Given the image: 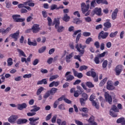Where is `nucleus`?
Instances as JSON below:
<instances>
[{
  "instance_id": "obj_16",
  "label": "nucleus",
  "mask_w": 125,
  "mask_h": 125,
  "mask_svg": "<svg viewBox=\"0 0 125 125\" xmlns=\"http://www.w3.org/2000/svg\"><path fill=\"white\" fill-rule=\"evenodd\" d=\"M64 99H65V96H62L61 97L59 98L57 101H56L54 104V108L56 109V108H57V106L59 105V101H62V100L64 101Z\"/></svg>"
},
{
  "instance_id": "obj_47",
  "label": "nucleus",
  "mask_w": 125,
  "mask_h": 125,
  "mask_svg": "<svg viewBox=\"0 0 125 125\" xmlns=\"http://www.w3.org/2000/svg\"><path fill=\"white\" fill-rule=\"evenodd\" d=\"M87 66L86 65H82L80 66L79 70L80 71H83V70H86Z\"/></svg>"
},
{
  "instance_id": "obj_19",
  "label": "nucleus",
  "mask_w": 125,
  "mask_h": 125,
  "mask_svg": "<svg viewBox=\"0 0 125 125\" xmlns=\"http://www.w3.org/2000/svg\"><path fill=\"white\" fill-rule=\"evenodd\" d=\"M102 12V10L101 9V8H95L93 10V13L94 14H96L97 15H98V16H100L101 15V13Z\"/></svg>"
},
{
  "instance_id": "obj_27",
  "label": "nucleus",
  "mask_w": 125,
  "mask_h": 125,
  "mask_svg": "<svg viewBox=\"0 0 125 125\" xmlns=\"http://www.w3.org/2000/svg\"><path fill=\"white\" fill-rule=\"evenodd\" d=\"M87 100H84L83 98H81L80 99V102L81 106H83V107H84L85 105V102H86Z\"/></svg>"
},
{
  "instance_id": "obj_20",
  "label": "nucleus",
  "mask_w": 125,
  "mask_h": 125,
  "mask_svg": "<svg viewBox=\"0 0 125 125\" xmlns=\"http://www.w3.org/2000/svg\"><path fill=\"white\" fill-rule=\"evenodd\" d=\"M27 108V104L24 103L21 104H18V110H20L22 111L23 109H26Z\"/></svg>"
},
{
  "instance_id": "obj_52",
  "label": "nucleus",
  "mask_w": 125,
  "mask_h": 125,
  "mask_svg": "<svg viewBox=\"0 0 125 125\" xmlns=\"http://www.w3.org/2000/svg\"><path fill=\"white\" fill-rule=\"evenodd\" d=\"M55 51V48H53L49 50L48 54L49 55H51L52 54H53Z\"/></svg>"
},
{
  "instance_id": "obj_50",
  "label": "nucleus",
  "mask_w": 125,
  "mask_h": 125,
  "mask_svg": "<svg viewBox=\"0 0 125 125\" xmlns=\"http://www.w3.org/2000/svg\"><path fill=\"white\" fill-rule=\"evenodd\" d=\"M56 118H57V115H55L52 118L51 122L53 124H55V123H56Z\"/></svg>"
},
{
  "instance_id": "obj_34",
  "label": "nucleus",
  "mask_w": 125,
  "mask_h": 125,
  "mask_svg": "<svg viewBox=\"0 0 125 125\" xmlns=\"http://www.w3.org/2000/svg\"><path fill=\"white\" fill-rule=\"evenodd\" d=\"M46 49V46H44L41 47L39 49V53H43V52H44Z\"/></svg>"
},
{
  "instance_id": "obj_38",
  "label": "nucleus",
  "mask_w": 125,
  "mask_h": 125,
  "mask_svg": "<svg viewBox=\"0 0 125 125\" xmlns=\"http://www.w3.org/2000/svg\"><path fill=\"white\" fill-rule=\"evenodd\" d=\"M117 35H118V31H115V32H111L109 35V37L110 38H115V37H116Z\"/></svg>"
},
{
  "instance_id": "obj_17",
  "label": "nucleus",
  "mask_w": 125,
  "mask_h": 125,
  "mask_svg": "<svg viewBox=\"0 0 125 125\" xmlns=\"http://www.w3.org/2000/svg\"><path fill=\"white\" fill-rule=\"evenodd\" d=\"M119 12V9L116 8L111 14V18L112 20H116L117 19V15Z\"/></svg>"
},
{
  "instance_id": "obj_49",
  "label": "nucleus",
  "mask_w": 125,
  "mask_h": 125,
  "mask_svg": "<svg viewBox=\"0 0 125 125\" xmlns=\"http://www.w3.org/2000/svg\"><path fill=\"white\" fill-rule=\"evenodd\" d=\"M90 35H91L90 32H84L83 33V37H89Z\"/></svg>"
},
{
  "instance_id": "obj_28",
  "label": "nucleus",
  "mask_w": 125,
  "mask_h": 125,
  "mask_svg": "<svg viewBox=\"0 0 125 125\" xmlns=\"http://www.w3.org/2000/svg\"><path fill=\"white\" fill-rule=\"evenodd\" d=\"M57 90H58V88H52L50 91H49L50 94L51 95H54L56 92H57Z\"/></svg>"
},
{
  "instance_id": "obj_32",
  "label": "nucleus",
  "mask_w": 125,
  "mask_h": 125,
  "mask_svg": "<svg viewBox=\"0 0 125 125\" xmlns=\"http://www.w3.org/2000/svg\"><path fill=\"white\" fill-rule=\"evenodd\" d=\"M58 78H59V76H58V75H53L49 78V81L52 82V81L56 80V79H58Z\"/></svg>"
},
{
  "instance_id": "obj_35",
  "label": "nucleus",
  "mask_w": 125,
  "mask_h": 125,
  "mask_svg": "<svg viewBox=\"0 0 125 125\" xmlns=\"http://www.w3.org/2000/svg\"><path fill=\"white\" fill-rule=\"evenodd\" d=\"M17 50L18 52H19L20 54L21 55V56H23V57H27L25 54V53H24V51H23L22 50L20 49H17Z\"/></svg>"
},
{
  "instance_id": "obj_3",
  "label": "nucleus",
  "mask_w": 125,
  "mask_h": 125,
  "mask_svg": "<svg viewBox=\"0 0 125 125\" xmlns=\"http://www.w3.org/2000/svg\"><path fill=\"white\" fill-rule=\"evenodd\" d=\"M32 108H33L30 110L31 112H28L27 113V115L28 117H33V116H35L37 113L36 112H38L39 110L41 109V107L35 105L32 106Z\"/></svg>"
},
{
  "instance_id": "obj_5",
  "label": "nucleus",
  "mask_w": 125,
  "mask_h": 125,
  "mask_svg": "<svg viewBox=\"0 0 125 125\" xmlns=\"http://www.w3.org/2000/svg\"><path fill=\"white\" fill-rule=\"evenodd\" d=\"M70 74H71V72L70 71H68L65 73V77L66 79V82H71V81H73V80L75 79L74 76L70 75Z\"/></svg>"
},
{
  "instance_id": "obj_44",
  "label": "nucleus",
  "mask_w": 125,
  "mask_h": 125,
  "mask_svg": "<svg viewBox=\"0 0 125 125\" xmlns=\"http://www.w3.org/2000/svg\"><path fill=\"white\" fill-rule=\"evenodd\" d=\"M110 115L112 117H113L114 118H117L118 117V114L113 112V111H110Z\"/></svg>"
},
{
  "instance_id": "obj_42",
  "label": "nucleus",
  "mask_w": 125,
  "mask_h": 125,
  "mask_svg": "<svg viewBox=\"0 0 125 125\" xmlns=\"http://www.w3.org/2000/svg\"><path fill=\"white\" fill-rule=\"evenodd\" d=\"M91 76H92V78H95L96 76V73L94 72V69H91Z\"/></svg>"
},
{
  "instance_id": "obj_55",
  "label": "nucleus",
  "mask_w": 125,
  "mask_h": 125,
  "mask_svg": "<svg viewBox=\"0 0 125 125\" xmlns=\"http://www.w3.org/2000/svg\"><path fill=\"white\" fill-rule=\"evenodd\" d=\"M80 111H82V112H83L84 113H87V112H88V109L86 107H83L81 108Z\"/></svg>"
},
{
  "instance_id": "obj_29",
  "label": "nucleus",
  "mask_w": 125,
  "mask_h": 125,
  "mask_svg": "<svg viewBox=\"0 0 125 125\" xmlns=\"http://www.w3.org/2000/svg\"><path fill=\"white\" fill-rule=\"evenodd\" d=\"M104 26L107 29H110V28L112 27V24H111V22L107 21L104 24Z\"/></svg>"
},
{
  "instance_id": "obj_46",
  "label": "nucleus",
  "mask_w": 125,
  "mask_h": 125,
  "mask_svg": "<svg viewBox=\"0 0 125 125\" xmlns=\"http://www.w3.org/2000/svg\"><path fill=\"white\" fill-rule=\"evenodd\" d=\"M50 92L49 91H47L44 95L43 98L45 99H46L48 97H49L50 96Z\"/></svg>"
},
{
  "instance_id": "obj_57",
  "label": "nucleus",
  "mask_w": 125,
  "mask_h": 125,
  "mask_svg": "<svg viewBox=\"0 0 125 125\" xmlns=\"http://www.w3.org/2000/svg\"><path fill=\"white\" fill-rule=\"evenodd\" d=\"M108 65V61L105 60L103 63V68H106Z\"/></svg>"
},
{
  "instance_id": "obj_63",
  "label": "nucleus",
  "mask_w": 125,
  "mask_h": 125,
  "mask_svg": "<svg viewBox=\"0 0 125 125\" xmlns=\"http://www.w3.org/2000/svg\"><path fill=\"white\" fill-rule=\"evenodd\" d=\"M94 45L96 47V48H99V47H100V44L97 41L94 43Z\"/></svg>"
},
{
  "instance_id": "obj_25",
  "label": "nucleus",
  "mask_w": 125,
  "mask_h": 125,
  "mask_svg": "<svg viewBox=\"0 0 125 125\" xmlns=\"http://www.w3.org/2000/svg\"><path fill=\"white\" fill-rule=\"evenodd\" d=\"M10 31H11V28L10 27H8L6 29L2 28V35H7Z\"/></svg>"
},
{
  "instance_id": "obj_13",
  "label": "nucleus",
  "mask_w": 125,
  "mask_h": 125,
  "mask_svg": "<svg viewBox=\"0 0 125 125\" xmlns=\"http://www.w3.org/2000/svg\"><path fill=\"white\" fill-rule=\"evenodd\" d=\"M32 30L33 33L37 34L40 30V25L37 24H34L32 27Z\"/></svg>"
},
{
  "instance_id": "obj_11",
  "label": "nucleus",
  "mask_w": 125,
  "mask_h": 125,
  "mask_svg": "<svg viewBox=\"0 0 125 125\" xmlns=\"http://www.w3.org/2000/svg\"><path fill=\"white\" fill-rule=\"evenodd\" d=\"M115 71L116 76H120V74H121L122 71H123V66L121 65H117L115 69Z\"/></svg>"
},
{
  "instance_id": "obj_15",
  "label": "nucleus",
  "mask_w": 125,
  "mask_h": 125,
  "mask_svg": "<svg viewBox=\"0 0 125 125\" xmlns=\"http://www.w3.org/2000/svg\"><path fill=\"white\" fill-rule=\"evenodd\" d=\"M106 88L108 90H114L115 89V86H114L113 83L111 81L107 82Z\"/></svg>"
},
{
  "instance_id": "obj_33",
  "label": "nucleus",
  "mask_w": 125,
  "mask_h": 125,
  "mask_svg": "<svg viewBox=\"0 0 125 125\" xmlns=\"http://www.w3.org/2000/svg\"><path fill=\"white\" fill-rule=\"evenodd\" d=\"M85 84H86V86H87L89 88H91L92 87H94V85L93 84H92V83H91V82H87L85 83Z\"/></svg>"
},
{
  "instance_id": "obj_31",
  "label": "nucleus",
  "mask_w": 125,
  "mask_h": 125,
  "mask_svg": "<svg viewBox=\"0 0 125 125\" xmlns=\"http://www.w3.org/2000/svg\"><path fill=\"white\" fill-rule=\"evenodd\" d=\"M43 90H44V88L43 87H40V88L37 90L36 92L37 95H40V94H41V93H42Z\"/></svg>"
},
{
  "instance_id": "obj_2",
  "label": "nucleus",
  "mask_w": 125,
  "mask_h": 125,
  "mask_svg": "<svg viewBox=\"0 0 125 125\" xmlns=\"http://www.w3.org/2000/svg\"><path fill=\"white\" fill-rule=\"evenodd\" d=\"M55 25V28L56 29L58 33H62L63 30H65V27L63 26H60V21L59 18L54 19L53 25Z\"/></svg>"
},
{
  "instance_id": "obj_61",
  "label": "nucleus",
  "mask_w": 125,
  "mask_h": 125,
  "mask_svg": "<svg viewBox=\"0 0 125 125\" xmlns=\"http://www.w3.org/2000/svg\"><path fill=\"white\" fill-rule=\"evenodd\" d=\"M39 59H36L33 62V65H34V66H36V65H37L39 63Z\"/></svg>"
},
{
  "instance_id": "obj_10",
  "label": "nucleus",
  "mask_w": 125,
  "mask_h": 125,
  "mask_svg": "<svg viewBox=\"0 0 125 125\" xmlns=\"http://www.w3.org/2000/svg\"><path fill=\"white\" fill-rule=\"evenodd\" d=\"M109 35V33L108 32H104V31H102L100 32L99 35V40H101V39H106L107 37H108Z\"/></svg>"
},
{
  "instance_id": "obj_53",
  "label": "nucleus",
  "mask_w": 125,
  "mask_h": 125,
  "mask_svg": "<svg viewBox=\"0 0 125 125\" xmlns=\"http://www.w3.org/2000/svg\"><path fill=\"white\" fill-rule=\"evenodd\" d=\"M47 19L48 21V26H51V24H52V20H51V18H50L49 17H48Z\"/></svg>"
},
{
  "instance_id": "obj_48",
  "label": "nucleus",
  "mask_w": 125,
  "mask_h": 125,
  "mask_svg": "<svg viewBox=\"0 0 125 125\" xmlns=\"http://www.w3.org/2000/svg\"><path fill=\"white\" fill-rule=\"evenodd\" d=\"M111 109L112 111H114V112H119V109H118V107H117L116 105H113L111 108Z\"/></svg>"
},
{
  "instance_id": "obj_8",
  "label": "nucleus",
  "mask_w": 125,
  "mask_h": 125,
  "mask_svg": "<svg viewBox=\"0 0 125 125\" xmlns=\"http://www.w3.org/2000/svg\"><path fill=\"white\" fill-rule=\"evenodd\" d=\"M12 17L15 22H23V21H25V19L19 18L21 17L20 15H14L12 16Z\"/></svg>"
},
{
  "instance_id": "obj_12",
  "label": "nucleus",
  "mask_w": 125,
  "mask_h": 125,
  "mask_svg": "<svg viewBox=\"0 0 125 125\" xmlns=\"http://www.w3.org/2000/svg\"><path fill=\"white\" fill-rule=\"evenodd\" d=\"M20 32L19 31H17L16 33L10 35L9 37H11L12 39H14V41L16 42L19 39V35Z\"/></svg>"
},
{
  "instance_id": "obj_60",
  "label": "nucleus",
  "mask_w": 125,
  "mask_h": 125,
  "mask_svg": "<svg viewBox=\"0 0 125 125\" xmlns=\"http://www.w3.org/2000/svg\"><path fill=\"white\" fill-rule=\"evenodd\" d=\"M84 20L86 22H91V18H90V17H87L84 18Z\"/></svg>"
},
{
  "instance_id": "obj_54",
  "label": "nucleus",
  "mask_w": 125,
  "mask_h": 125,
  "mask_svg": "<svg viewBox=\"0 0 125 125\" xmlns=\"http://www.w3.org/2000/svg\"><path fill=\"white\" fill-rule=\"evenodd\" d=\"M15 81L16 82H20V81H22V76H18L15 78Z\"/></svg>"
},
{
  "instance_id": "obj_56",
  "label": "nucleus",
  "mask_w": 125,
  "mask_h": 125,
  "mask_svg": "<svg viewBox=\"0 0 125 125\" xmlns=\"http://www.w3.org/2000/svg\"><path fill=\"white\" fill-rule=\"evenodd\" d=\"M58 108L60 110H65V106L63 104L59 105Z\"/></svg>"
},
{
  "instance_id": "obj_1",
  "label": "nucleus",
  "mask_w": 125,
  "mask_h": 125,
  "mask_svg": "<svg viewBox=\"0 0 125 125\" xmlns=\"http://www.w3.org/2000/svg\"><path fill=\"white\" fill-rule=\"evenodd\" d=\"M86 47L85 45H83L82 44H77L75 46V48L80 52V55H75L74 57V59H77L80 62H82V59H81V56H83V55L84 54V48Z\"/></svg>"
},
{
  "instance_id": "obj_7",
  "label": "nucleus",
  "mask_w": 125,
  "mask_h": 125,
  "mask_svg": "<svg viewBox=\"0 0 125 125\" xmlns=\"http://www.w3.org/2000/svg\"><path fill=\"white\" fill-rule=\"evenodd\" d=\"M94 99H95V96L91 95L89 98L90 101L92 102L93 106H95L96 109H99V104H97Z\"/></svg>"
},
{
  "instance_id": "obj_4",
  "label": "nucleus",
  "mask_w": 125,
  "mask_h": 125,
  "mask_svg": "<svg viewBox=\"0 0 125 125\" xmlns=\"http://www.w3.org/2000/svg\"><path fill=\"white\" fill-rule=\"evenodd\" d=\"M90 6V5H89V4H87V5H85V3H84V2L81 4V9L83 14H84L85 12L88 11V9H89Z\"/></svg>"
},
{
  "instance_id": "obj_58",
  "label": "nucleus",
  "mask_w": 125,
  "mask_h": 125,
  "mask_svg": "<svg viewBox=\"0 0 125 125\" xmlns=\"http://www.w3.org/2000/svg\"><path fill=\"white\" fill-rule=\"evenodd\" d=\"M88 123H92V122H94V116H92L90 117V118L88 120Z\"/></svg>"
},
{
  "instance_id": "obj_24",
  "label": "nucleus",
  "mask_w": 125,
  "mask_h": 125,
  "mask_svg": "<svg viewBox=\"0 0 125 125\" xmlns=\"http://www.w3.org/2000/svg\"><path fill=\"white\" fill-rule=\"evenodd\" d=\"M117 124H121L122 125H125V119L124 117H121L117 119L116 121Z\"/></svg>"
},
{
  "instance_id": "obj_64",
  "label": "nucleus",
  "mask_w": 125,
  "mask_h": 125,
  "mask_svg": "<svg viewBox=\"0 0 125 125\" xmlns=\"http://www.w3.org/2000/svg\"><path fill=\"white\" fill-rule=\"evenodd\" d=\"M75 124L77 125H83V122L79 121V120H75Z\"/></svg>"
},
{
  "instance_id": "obj_6",
  "label": "nucleus",
  "mask_w": 125,
  "mask_h": 125,
  "mask_svg": "<svg viewBox=\"0 0 125 125\" xmlns=\"http://www.w3.org/2000/svg\"><path fill=\"white\" fill-rule=\"evenodd\" d=\"M40 120V118L37 117V118H35L34 117H32L29 119V125H37L39 124V121Z\"/></svg>"
},
{
  "instance_id": "obj_22",
  "label": "nucleus",
  "mask_w": 125,
  "mask_h": 125,
  "mask_svg": "<svg viewBox=\"0 0 125 125\" xmlns=\"http://www.w3.org/2000/svg\"><path fill=\"white\" fill-rule=\"evenodd\" d=\"M27 122H28V120L27 119H20L17 121V124L18 125H24V124H26Z\"/></svg>"
},
{
  "instance_id": "obj_26",
  "label": "nucleus",
  "mask_w": 125,
  "mask_h": 125,
  "mask_svg": "<svg viewBox=\"0 0 125 125\" xmlns=\"http://www.w3.org/2000/svg\"><path fill=\"white\" fill-rule=\"evenodd\" d=\"M70 19V16H68V14H65L62 18V20L64 21V22H69Z\"/></svg>"
},
{
  "instance_id": "obj_9",
  "label": "nucleus",
  "mask_w": 125,
  "mask_h": 125,
  "mask_svg": "<svg viewBox=\"0 0 125 125\" xmlns=\"http://www.w3.org/2000/svg\"><path fill=\"white\" fill-rule=\"evenodd\" d=\"M104 97L105 99V101L106 102H108L109 104H112V96L110 95V94L108 93H104Z\"/></svg>"
},
{
  "instance_id": "obj_59",
  "label": "nucleus",
  "mask_w": 125,
  "mask_h": 125,
  "mask_svg": "<svg viewBox=\"0 0 125 125\" xmlns=\"http://www.w3.org/2000/svg\"><path fill=\"white\" fill-rule=\"evenodd\" d=\"M32 77V74H25L23 76V78H24V79H26V78H27V79H30V78H31Z\"/></svg>"
},
{
  "instance_id": "obj_40",
  "label": "nucleus",
  "mask_w": 125,
  "mask_h": 125,
  "mask_svg": "<svg viewBox=\"0 0 125 125\" xmlns=\"http://www.w3.org/2000/svg\"><path fill=\"white\" fill-rule=\"evenodd\" d=\"M54 9H59V8L57 7V5L52 4L51 6L50 10H54Z\"/></svg>"
},
{
  "instance_id": "obj_36",
  "label": "nucleus",
  "mask_w": 125,
  "mask_h": 125,
  "mask_svg": "<svg viewBox=\"0 0 125 125\" xmlns=\"http://www.w3.org/2000/svg\"><path fill=\"white\" fill-rule=\"evenodd\" d=\"M106 82H107V78H104L100 82V86H103L106 83Z\"/></svg>"
},
{
  "instance_id": "obj_30",
  "label": "nucleus",
  "mask_w": 125,
  "mask_h": 125,
  "mask_svg": "<svg viewBox=\"0 0 125 125\" xmlns=\"http://www.w3.org/2000/svg\"><path fill=\"white\" fill-rule=\"evenodd\" d=\"M96 3V0H92L91 3H90V8H94L95 6L97 5Z\"/></svg>"
},
{
  "instance_id": "obj_43",
  "label": "nucleus",
  "mask_w": 125,
  "mask_h": 125,
  "mask_svg": "<svg viewBox=\"0 0 125 125\" xmlns=\"http://www.w3.org/2000/svg\"><path fill=\"white\" fill-rule=\"evenodd\" d=\"M82 98H83V99L87 100L88 98V96L86 94V93H83L82 95Z\"/></svg>"
},
{
  "instance_id": "obj_45",
  "label": "nucleus",
  "mask_w": 125,
  "mask_h": 125,
  "mask_svg": "<svg viewBox=\"0 0 125 125\" xmlns=\"http://www.w3.org/2000/svg\"><path fill=\"white\" fill-rule=\"evenodd\" d=\"M92 38L89 37L86 40L85 43H86V44H89V43H90L91 42H92Z\"/></svg>"
},
{
  "instance_id": "obj_51",
  "label": "nucleus",
  "mask_w": 125,
  "mask_h": 125,
  "mask_svg": "<svg viewBox=\"0 0 125 125\" xmlns=\"http://www.w3.org/2000/svg\"><path fill=\"white\" fill-rule=\"evenodd\" d=\"M94 61L96 63V64H99V63H100V61H99V57H95Z\"/></svg>"
},
{
  "instance_id": "obj_23",
  "label": "nucleus",
  "mask_w": 125,
  "mask_h": 125,
  "mask_svg": "<svg viewBox=\"0 0 125 125\" xmlns=\"http://www.w3.org/2000/svg\"><path fill=\"white\" fill-rule=\"evenodd\" d=\"M27 44L28 45L33 46H37L38 43H37V41H34L33 42L31 41V39H28Z\"/></svg>"
},
{
  "instance_id": "obj_14",
  "label": "nucleus",
  "mask_w": 125,
  "mask_h": 125,
  "mask_svg": "<svg viewBox=\"0 0 125 125\" xmlns=\"http://www.w3.org/2000/svg\"><path fill=\"white\" fill-rule=\"evenodd\" d=\"M74 56V52H72L69 55H67L65 57V61L66 63H70L72 61V58Z\"/></svg>"
},
{
  "instance_id": "obj_37",
  "label": "nucleus",
  "mask_w": 125,
  "mask_h": 125,
  "mask_svg": "<svg viewBox=\"0 0 125 125\" xmlns=\"http://www.w3.org/2000/svg\"><path fill=\"white\" fill-rule=\"evenodd\" d=\"M8 66H11L13 64V62H12V59L11 58H8L7 60Z\"/></svg>"
},
{
  "instance_id": "obj_41",
  "label": "nucleus",
  "mask_w": 125,
  "mask_h": 125,
  "mask_svg": "<svg viewBox=\"0 0 125 125\" xmlns=\"http://www.w3.org/2000/svg\"><path fill=\"white\" fill-rule=\"evenodd\" d=\"M81 32H82V30L81 29L75 31L72 35V36L73 37V38H76V36H77V35H78L79 33H81Z\"/></svg>"
},
{
  "instance_id": "obj_39",
  "label": "nucleus",
  "mask_w": 125,
  "mask_h": 125,
  "mask_svg": "<svg viewBox=\"0 0 125 125\" xmlns=\"http://www.w3.org/2000/svg\"><path fill=\"white\" fill-rule=\"evenodd\" d=\"M81 37H82V33H79L77 35L76 39V43H78L79 41H80V39H81Z\"/></svg>"
},
{
  "instance_id": "obj_62",
  "label": "nucleus",
  "mask_w": 125,
  "mask_h": 125,
  "mask_svg": "<svg viewBox=\"0 0 125 125\" xmlns=\"http://www.w3.org/2000/svg\"><path fill=\"white\" fill-rule=\"evenodd\" d=\"M53 61V58H49L47 61V63H48V64H51Z\"/></svg>"
},
{
  "instance_id": "obj_21",
  "label": "nucleus",
  "mask_w": 125,
  "mask_h": 125,
  "mask_svg": "<svg viewBox=\"0 0 125 125\" xmlns=\"http://www.w3.org/2000/svg\"><path fill=\"white\" fill-rule=\"evenodd\" d=\"M17 119H18V116L16 115H12L8 119V122H9V123H14Z\"/></svg>"
},
{
  "instance_id": "obj_18",
  "label": "nucleus",
  "mask_w": 125,
  "mask_h": 125,
  "mask_svg": "<svg viewBox=\"0 0 125 125\" xmlns=\"http://www.w3.org/2000/svg\"><path fill=\"white\" fill-rule=\"evenodd\" d=\"M72 71L73 72L74 75L75 77H77L79 79H82L83 77V73H78V71H76L75 69H72Z\"/></svg>"
}]
</instances>
